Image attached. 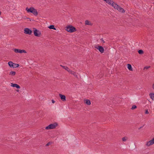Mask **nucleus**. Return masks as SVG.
Listing matches in <instances>:
<instances>
[{
    "instance_id": "nucleus-33",
    "label": "nucleus",
    "mask_w": 154,
    "mask_h": 154,
    "mask_svg": "<svg viewBox=\"0 0 154 154\" xmlns=\"http://www.w3.org/2000/svg\"><path fill=\"white\" fill-rule=\"evenodd\" d=\"M142 128V127H141L140 128L138 129H140V128Z\"/></svg>"
},
{
    "instance_id": "nucleus-8",
    "label": "nucleus",
    "mask_w": 154,
    "mask_h": 154,
    "mask_svg": "<svg viewBox=\"0 0 154 154\" xmlns=\"http://www.w3.org/2000/svg\"><path fill=\"white\" fill-rule=\"evenodd\" d=\"M103 1L106 2V3L108 4L111 5L113 7H114L115 6V4H116V3L113 2V1L112 0H103Z\"/></svg>"
},
{
    "instance_id": "nucleus-12",
    "label": "nucleus",
    "mask_w": 154,
    "mask_h": 154,
    "mask_svg": "<svg viewBox=\"0 0 154 154\" xmlns=\"http://www.w3.org/2000/svg\"><path fill=\"white\" fill-rule=\"evenodd\" d=\"M59 96L60 97L61 100L63 101H65L66 100V96L61 94H59Z\"/></svg>"
},
{
    "instance_id": "nucleus-32",
    "label": "nucleus",
    "mask_w": 154,
    "mask_h": 154,
    "mask_svg": "<svg viewBox=\"0 0 154 154\" xmlns=\"http://www.w3.org/2000/svg\"><path fill=\"white\" fill-rule=\"evenodd\" d=\"M17 92H19V90H17Z\"/></svg>"
},
{
    "instance_id": "nucleus-10",
    "label": "nucleus",
    "mask_w": 154,
    "mask_h": 154,
    "mask_svg": "<svg viewBox=\"0 0 154 154\" xmlns=\"http://www.w3.org/2000/svg\"><path fill=\"white\" fill-rule=\"evenodd\" d=\"M14 52L16 53H19L20 54H22L23 53H26V51L24 50H21L20 49L15 48L14 49Z\"/></svg>"
},
{
    "instance_id": "nucleus-34",
    "label": "nucleus",
    "mask_w": 154,
    "mask_h": 154,
    "mask_svg": "<svg viewBox=\"0 0 154 154\" xmlns=\"http://www.w3.org/2000/svg\"><path fill=\"white\" fill-rule=\"evenodd\" d=\"M1 12L0 11V15H1Z\"/></svg>"
},
{
    "instance_id": "nucleus-16",
    "label": "nucleus",
    "mask_w": 154,
    "mask_h": 154,
    "mask_svg": "<svg viewBox=\"0 0 154 154\" xmlns=\"http://www.w3.org/2000/svg\"><path fill=\"white\" fill-rule=\"evenodd\" d=\"M149 96L151 99L152 100H154V93H150L149 94Z\"/></svg>"
},
{
    "instance_id": "nucleus-14",
    "label": "nucleus",
    "mask_w": 154,
    "mask_h": 154,
    "mask_svg": "<svg viewBox=\"0 0 154 154\" xmlns=\"http://www.w3.org/2000/svg\"><path fill=\"white\" fill-rule=\"evenodd\" d=\"M68 72L69 73H71L72 75H74L75 77L77 78H78V74L76 73L75 72L73 71H72L70 70H68Z\"/></svg>"
},
{
    "instance_id": "nucleus-29",
    "label": "nucleus",
    "mask_w": 154,
    "mask_h": 154,
    "mask_svg": "<svg viewBox=\"0 0 154 154\" xmlns=\"http://www.w3.org/2000/svg\"><path fill=\"white\" fill-rule=\"evenodd\" d=\"M65 30L67 31V29H67V26H66L65 27Z\"/></svg>"
},
{
    "instance_id": "nucleus-20",
    "label": "nucleus",
    "mask_w": 154,
    "mask_h": 154,
    "mask_svg": "<svg viewBox=\"0 0 154 154\" xmlns=\"http://www.w3.org/2000/svg\"><path fill=\"white\" fill-rule=\"evenodd\" d=\"M16 74V72L14 71H11L10 72L9 75H11L12 76Z\"/></svg>"
},
{
    "instance_id": "nucleus-27",
    "label": "nucleus",
    "mask_w": 154,
    "mask_h": 154,
    "mask_svg": "<svg viewBox=\"0 0 154 154\" xmlns=\"http://www.w3.org/2000/svg\"><path fill=\"white\" fill-rule=\"evenodd\" d=\"M100 40L102 42H103V43H105V42L104 41L103 38L101 39Z\"/></svg>"
},
{
    "instance_id": "nucleus-6",
    "label": "nucleus",
    "mask_w": 154,
    "mask_h": 154,
    "mask_svg": "<svg viewBox=\"0 0 154 154\" xmlns=\"http://www.w3.org/2000/svg\"><path fill=\"white\" fill-rule=\"evenodd\" d=\"M76 31V29L75 27L71 25L68 26V32L72 33Z\"/></svg>"
},
{
    "instance_id": "nucleus-13",
    "label": "nucleus",
    "mask_w": 154,
    "mask_h": 154,
    "mask_svg": "<svg viewBox=\"0 0 154 154\" xmlns=\"http://www.w3.org/2000/svg\"><path fill=\"white\" fill-rule=\"evenodd\" d=\"M11 86L14 87H15L18 89H19L20 88V86L16 84H14L13 83H11Z\"/></svg>"
},
{
    "instance_id": "nucleus-21",
    "label": "nucleus",
    "mask_w": 154,
    "mask_h": 154,
    "mask_svg": "<svg viewBox=\"0 0 154 154\" xmlns=\"http://www.w3.org/2000/svg\"><path fill=\"white\" fill-rule=\"evenodd\" d=\"M138 52L140 54H142L143 53V51L142 50H139Z\"/></svg>"
},
{
    "instance_id": "nucleus-22",
    "label": "nucleus",
    "mask_w": 154,
    "mask_h": 154,
    "mask_svg": "<svg viewBox=\"0 0 154 154\" xmlns=\"http://www.w3.org/2000/svg\"><path fill=\"white\" fill-rule=\"evenodd\" d=\"M136 108H137V106L135 105H134L132 106L131 109L132 110H133Z\"/></svg>"
},
{
    "instance_id": "nucleus-18",
    "label": "nucleus",
    "mask_w": 154,
    "mask_h": 154,
    "mask_svg": "<svg viewBox=\"0 0 154 154\" xmlns=\"http://www.w3.org/2000/svg\"><path fill=\"white\" fill-rule=\"evenodd\" d=\"M86 25H91L92 23L88 20H86L85 21Z\"/></svg>"
},
{
    "instance_id": "nucleus-31",
    "label": "nucleus",
    "mask_w": 154,
    "mask_h": 154,
    "mask_svg": "<svg viewBox=\"0 0 154 154\" xmlns=\"http://www.w3.org/2000/svg\"><path fill=\"white\" fill-rule=\"evenodd\" d=\"M50 143H48L46 145V146H48L49 145V144H50Z\"/></svg>"
},
{
    "instance_id": "nucleus-3",
    "label": "nucleus",
    "mask_w": 154,
    "mask_h": 154,
    "mask_svg": "<svg viewBox=\"0 0 154 154\" xmlns=\"http://www.w3.org/2000/svg\"><path fill=\"white\" fill-rule=\"evenodd\" d=\"M33 32L34 35L35 36L39 37L41 36V32L35 28H33Z\"/></svg>"
},
{
    "instance_id": "nucleus-11",
    "label": "nucleus",
    "mask_w": 154,
    "mask_h": 154,
    "mask_svg": "<svg viewBox=\"0 0 154 154\" xmlns=\"http://www.w3.org/2000/svg\"><path fill=\"white\" fill-rule=\"evenodd\" d=\"M32 32V30L28 28H25L24 29V33L25 34L30 35L31 34Z\"/></svg>"
},
{
    "instance_id": "nucleus-30",
    "label": "nucleus",
    "mask_w": 154,
    "mask_h": 154,
    "mask_svg": "<svg viewBox=\"0 0 154 154\" xmlns=\"http://www.w3.org/2000/svg\"><path fill=\"white\" fill-rule=\"evenodd\" d=\"M152 88L154 90V83L152 84Z\"/></svg>"
},
{
    "instance_id": "nucleus-4",
    "label": "nucleus",
    "mask_w": 154,
    "mask_h": 154,
    "mask_svg": "<svg viewBox=\"0 0 154 154\" xmlns=\"http://www.w3.org/2000/svg\"><path fill=\"white\" fill-rule=\"evenodd\" d=\"M114 8L116 9H117L119 11L122 13H124L125 12V11L124 9L122 8L119 6L118 5L116 4H115V6L114 7Z\"/></svg>"
},
{
    "instance_id": "nucleus-1",
    "label": "nucleus",
    "mask_w": 154,
    "mask_h": 154,
    "mask_svg": "<svg viewBox=\"0 0 154 154\" xmlns=\"http://www.w3.org/2000/svg\"><path fill=\"white\" fill-rule=\"evenodd\" d=\"M26 9L28 13H32L35 16H37L38 14V12L37 10L33 7H31L29 8L27 7Z\"/></svg>"
},
{
    "instance_id": "nucleus-28",
    "label": "nucleus",
    "mask_w": 154,
    "mask_h": 154,
    "mask_svg": "<svg viewBox=\"0 0 154 154\" xmlns=\"http://www.w3.org/2000/svg\"><path fill=\"white\" fill-rule=\"evenodd\" d=\"M51 101L52 103H54L55 102V101L53 99L51 100Z\"/></svg>"
},
{
    "instance_id": "nucleus-25",
    "label": "nucleus",
    "mask_w": 154,
    "mask_h": 154,
    "mask_svg": "<svg viewBox=\"0 0 154 154\" xmlns=\"http://www.w3.org/2000/svg\"><path fill=\"white\" fill-rule=\"evenodd\" d=\"M145 113L146 114H148L149 113V112H148V109H146V110Z\"/></svg>"
},
{
    "instance_id": "nucleus-19",
    "label": "nucleus",
    "mask_w": 154,
    "mask_h": 154,
    "mask_svg": "<svg viewBox=\"0 0 154 154\" xmlns=\"http://www.w3.org/2000/svg\"><path fill=\"white\" fill-rule=\"evenodd\" d=\"M48 27L51 29H53L55 30H56V29L54 27V26L53 25H50Z\"/></svg>"
},
{
    "instance_id": "nucleus-9",
    "label": "nucleus",
    "mask_w": 154,
    "mask_h": 154,
    "mask_svg": "<svg viewBox=\"0 0 154 154\" xmlns=\"http://www.w3.org/2000/svg\"><path fill=\"white\" fill-rule=\"evenodd\" d=\"M94 47L98 50L101 53H103L104 52V49L103 47L101 46H99L98 45H95Z\"/></svg>"
},
{
    "instance_id": "nucleus-2",
    "label": "nucleus",
    "mask_w": 154,
    "mask_h": 154,
    "mask_svg": "<svg viewBox=\"0 0 154 154\" xmlns=\"http://www.w3.org/2000/svg\"><path fill=\"white\" fill-rule=\"evenodd\" d=\"M57 124L56 123H55L52 124H51L48 126L46 127L45 129L46 130H49L51 129H53L55 128L57 126Z\"/></svg>"
},
{
    "instance_id": "nucleus-26",
    "label": "nucleus",
    "mask_w": 154,
    "mask_h": 154,
    "mask_svg": "<svg viewBox=\"0 0 154 154\" xmlns=\"http://www.w3.org/2000/svg\"><path fill=\"white\" fill-rule=\"evenodd\" d=\"M150 67V66H146L144 67V69H149V68Z\"/></svg>"
},
{
    "instance_id": "nucleus-17",
    "label": "nucleus",
    "mask_w": 154,
    "mask_h": 154,
    "mask_svg": "<svg viewBox=\"0 0 154 154\" xmlns=\"http://www.w3.org/2000/svg\"><path fill=\"white\" fill-rule=\"evenodd\" d=\"M127 68L129 70L131 71L133 70L132 68L131 65L130 64H128Z\"/></svg>"
},
{
    "instance_id": "nucleus-7",
    "label": "nucleus",
    "mask_w": 154,
    "mask_h": 154,
    "mask_svg": "<svg viewBox=\"0 0 154 154\" xmlns=\"http://www.w3.org/2000/svg\"><path fill=\"white\" fill-rule=\"evenodd\" d=\"M154 144V137L151 140L146 142V145L148 147Z\"/></svg>"
},
{
    "instance_id": "nucleus-15",
    "label": "nucleus",
    "mask_w": 154,
    "mask_h": 154,
    "mask_svg": "<svg viewBox=\"0 0 154 154\" xmlns=\"http://www.w3.org/2000/svg\"><path fill=\"white\" fill-rule=\"evenodd\" d=\"M84 102L88 105H90L91 104V102L90 100L85 99L84 100Z\"/></svg>"
},
{
    "instance_id": "nucleus-23",
    "label": "nucleus",
    "mask_w": 154,
    "mask_h": 154,
    "mask_svg": "<svg viewBox=\"0 0 154 154\" xmlns=\"http://www.w3.org/2000/svg\"><path fill=\"white\" fill-rule=\"evenodd\" d=\"M127 140V138L125 137H124L122 138V140L123 141H125Z\"/></svg>"
},
{
    "instance_id": "nucleus-24",
    "label": "nucleus",
    "mask_w": 154,
    "mask_h": 154,
    "mask_svg": "<svg viewBox=\"0 0 154 154\" xmlns=\"http://www.w3.org/2000/svg\"><path fill=\"white\" fill-rule=\"evenodd\" d=\"M60 66L62 67L63 69H65V70H67V67L66 66H63L62 65H60Z\"/></svg>"
},
{
    "instance_id": "nucleus-5",
    "label": "nucleus",
    "mask_w": 154,
    "mask_h": 154,
    "mask_svg": "<svg viewBox=\"0 0 154 154\" xmlns=\"http://www.w3.org/2000/svg\"><path fill=\"white\" fill-rule=\"evenodd\" d=\"M8 64L10 67H12L13 68H16L18 67L19 66L18 64L14 63L11 61L9 62Z\"/></svg>"
}]
</instances>
